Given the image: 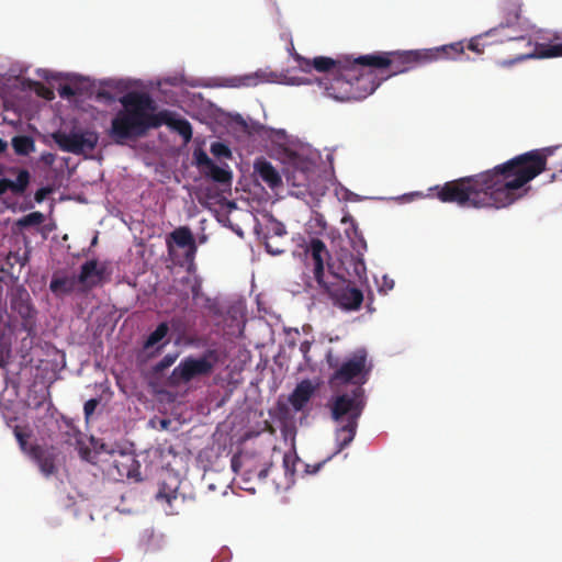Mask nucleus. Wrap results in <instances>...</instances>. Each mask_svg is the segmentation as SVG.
Listing matches in <instances>:
<instances>
[{
  "label": "nucleus",
  "instance_id": "obj_16",
  "mask_svg": "<svg viewBox=\"0 0 562 562\" xmlns=\"http://www.w3.org/2000/svg\"><path fill=\"white\" fill-rule=\"evenodd\" d=\"M112 467L121 480L133 479L136 482L142 481L139 462L131 453L120 452L114 457Z\"/></svg>",
  "mask_w": 562,
  "mask_h": 562
},
{
  "label": "nucleus",
  "instance_id": "obj_26",
  "mask_svg": "<svg viewBox=\"0 0 562 562\" xmlns=\"http://www.w3.org/2000/svg\"><path fill=\"white\" fill-rule=\"evenodd\" d=\"M178 488L169 486L167 483H161L159 486V490L156 494V499L158 502H165L169 509V514H177V512L173 508V503L178 499Z\"/></svg>",
  "mask_w": 562,
  "mask_h": 562
},
{
  "label": "nucleus",
  "instance_id": "obj_41",
  "mask_svg": "<svg viewBox=\"0 0 562 562\" xmlns=\"http://www.w3.org/2000/svg\"><path fill=\"white\" fill-rule=\"evenodd\" d=\"M238 474L241 477V483H243L241 488L245 490V491L254 493L255 492V487L252 485H250L251 479L254 476L252 475H243V472H239Z\"/></svg>",
  "mask_w": 562,
  "mask_h": 562
},
{
  "label": "nucleus",
  "instance_id": "obj_47",
  "mask_svg": "<svg viewBox=\"0 0 562 562\" xmlns=\"http://www.w3.org/2000/svg\"><path fill=\"white\" fill-rule=\"evenodd\" d=\"M169 424H170V422L167 420V419H161L160 420L161 428H164V429H166Z\"/></svg>",
  "mask_w": 562,
  "mask_h": 562
},
{
  "label": "nucleus",
  "instance_id": "obj_3",
  "mask_svg": "<svg viewBox=\"0 0 562 562\" xmlns=\"http://www.w3.org/2000/svg\"><path fill=\"white\" fill-rule=\"evenodd\" d=\"M123 109L112 119L109 136L117 145L126 140L144 137L149 130L161 126L158 120L157 104L145 92H128L120 99Z\"/></svg>",
  "mask_w": 562,
  "mask_h": 562
},
{
  "label": "nucleus",
  "instance_id": "obj_51",
  "mask_svg": "<svg viewBox=\"0 0 562 562\" xmlns=\"http://www.w3.org/2000/svg\"><path fill=\"white\" fill-rule=\"evenodd\" d=\"M240 123H241L243 127L246 130L247 128V123L243 119H240Z\"/></svg>",
  "mask_w": 562,
  "mask_h": 562
},
{
  "label": "nucleus",
  "instance_id": "obj_28",
  "mask_svg": "<svg viewBox=\"0 0 562 562\" xmlns=\"http://www.w3.org/2000/svg\"><path fill=\"white\" fill-rule=\"evenodd\" d=\"M169 326L167 323H160L156 329L147 337L144 342V348L149 349L159 344L168 334Z\"/></svg>",
  "mask_w": 562,
  "mask_h": 562
},
{
  "label": "nucleus",
  "instance_id": "obj_17",
  "mask_svg": "<svg viewBox=\"0 0 562 562\" xmlns=\"http://www.w3.org/2000/svg\"><path fill=\"white\" fill-rule=\"evenodd\" d=\"M29 454L45 476L56 473V452L53 447L35 445L30 448Z\"/></svg>",
  "mask_w": 562,
  "mask_h": 562
},
{
  "label": "nucleus",
  "instance_id": "obj_8",
  "mask_svg": "<svg viewBox=\"0 0 562 562\" xmlns=\"http://www.w3.org/2000/svg\"><path fill=\"white\" fill-rule=\"evenodd\" d=\"M520 18L519 10L514 9L512 12L508 13V16L506 18V22L499 23L498 26L488 30L484 34H481L479 36L472 37L469 41L468 49L482 54L484 52V47L486 45H490L495 42H504V41H519V42H526L528 46H531V42L529 38L525 36H514L508 34H503V32L506 29H510L515 26L518 23V20Z\"/></svg>",
  "mask_w": 562,
  "mask_h": 562
},
{
  "label": "nucleus",
  "instance_id": "obj_20",
  "mask_svg": "<svg viewBox=\"0 0 562 562\" xmlns=\"http://www.w3.org/2000/svg\"><path fill=\"white\" fill-rule=\"evenodd\" d=\"M157 117L161 121V125H167L175 130L184 140L189 143L192 138V126L186 119H173L168 110H162L157 113Z\"/></svg>",
  "mask_w": 562,
  "mask_h": 562
},
{
  "label": "nucleus",
  "instance_id": "obj_12",
  "mask_svg": "<svg viewBox=\"0 0 562 562\" xmlns=\"http://www.w3.org/2000/svg\"><path fill=\"white\" fill-rule=\"evenodd\" d=\"M232 469L235 473L243 472V475H252L263 482L272 467V461L260 457L257 453L244 452L232 458Z\"/></svg>",
  "mask_w": 562,
  "mask_h": 562
},
{
  "label": "nucleus",
  "instance_id": "obj_1",
  "mask_svg": "<svg viewBox=\"0 0 562 562\" xmlns=\"http://www.w3.org/2000/svg\"><path fill=\"white\" fill-rule=\"evenodd\" d=\"M547 156L540 150L518 155L474 176L437 187V198L461 207H506L524 195V187L546 170Z\"/></svg>",
  "mask_w": 562,
  "mask_h": 562
},
{
  "label": "nucleus",
  "instance_id": "obj_23",
  "mask_svg": "<svg viewBox=\"0 0 562 562\" xmlns=\"http://www.w3.org/2000/svg\"><path fill=\"white\" fill-rule=\"evenodd\" d=\"M29 183L30 172L26 169H21L15 181L10 179L0 180V195L4 194L9 190L14 194H23Z\"/></svg>",
  "mask_w": 562,
  "mask_h": 562
},
{
  "label": "nucleus",
  "instance_id": "obj_45",
  "mask_svg": "<svg viewBox=\"0 0 562 562\" xmlns=\"http://www.w3.org/2000/svg\"><path fill=\"white\" fill-rule=\"evenodd\" d=\"M45 193H46V191H45L44 189L38 190V191L35 193V199H36V201H37V202H41V201L44 199Z\"/></svg>",
  "mask_w": 562,
  "mask_h": 562
},
{
  "label": "nucleus",
  "instance_id": "obj_48",
  "mask_svg": "<svg viewBox=\"0 0 562 562\" xmlns=\"http://www.w3.org/2000/svg\"><path fill=\"white\" fill-rule=\"evenodd\" d=\"M44 97L48 100H52L54 98V93L50 90H47L46 94Z\"/></svg>",
  "mask_w": 562,
  "mask_h": 562
},
{
  "label": "nucleus",
  "instance_id": "obj_11",
  "mask_svg": "<svg viewBox=\"0 0 562 562\" xmlns=\"http://www.w3.org/2000/svg\"><path fill=\"white\" fill-rule=\"evenodd\" d=\"M351 57L344 56L337 59L326 57V56H317L313 59H308L302 57L301 55H295V60L299 64V68L304 72H311L312 69H315L318 72H329L333 74H347L350 75V71H353L350 64ZM351 76H353L351 74Z\"/></svg>",
  "mask_w": 562,
  "mask_h": 562
},
{
  "label": "nucleus",
  "instance_id": "obj_40",
  "mask_svg": "<svg viewBox=\"0 0 562 562\" xmlns=\"http://www.w3.org/2000/svg\"><path fill=\"white\" fill-rule=\"evenodd\" d=\"M58 93L61 98H71L77 94V91L69 85H64L58 88Z\"/></svg>",
  "mask_w": 562,
  "mask_h": 562
},
{
  "label": "nucleus",
  "instance_id": "obj_19",
  "mask_svg": "<svg viewBox=\"0 0 562 562\" xmlns=\"http://www.w3.org/2000/svg\"><path fill=\"white\" fill-rule=\"evenodd\" d=\"M254 170L258 178L261 179L270 189H277L282 184L280 173L267 159H256Z\"/></svg>",
  "mask_w": 562,
  "mask_h": 562
},
{
  "label": "nucleus",
  "instance_id": "obj_4",
  "mask_svg": "<svg viewBox=\"0 0 562 562\" xmlns=\"http://www.w3.org/2000/svg\"><path fill=\"white\" fill-rule=\"evenodd\" d=\"M351 75L333 74L325 83V92L337 101H360L372 94L379 87L371 70H364L357 58L350 59Z\"/></svg>",
  "mask_w": 562,
  "mask_h": 562
},
{
  "label": "nucleus",
  "instance_id": "obj_25",
  "mask_svg": "<svg viewBox=\"0 0 562 562\" xmlns=\"http://www.w3.org/2000/svg\"><path fill=\"white\" fill-rule=\"evenodd\" d=\"M170 238L175 241V244L177 246H179L181 248L189 247L190 252H192V254L196 249L192 232L187 226H182V227L176 228L170 234Z\"/></svg>",
  "mask_w": 562,
  "mask_h": 562
},
{
  "label": "nucleus",
  "instance_id": "obj_29",
  "mask_svg": "<svg viewBox=\"0 0 562 562\" xmlns=\"http://www.w3.org/2000/svg\"><path fill=\"white\" fill-rule=\"evenodd\" d=\"M207 175L212 178L213 181L228 184L232 181V172L226 170L214 162L207 168Z\"/></svg>",
  "mask_w": 562,
  "mask_h": 562
},
{
  "label": "nucleus",
  "instance_id": "obj_30",
  "mask_svg": "<svg viewBox=\"0 0 562 562\" xmlns=\"http://www.w3.org/2000/svg\"><path fill=\"white\" fill-rule=\"evenodd\" d=\"M265 74L255 72L250 75H245L243 77H236L232 79L233 87H255L260 81H263Z\"/></svg>",
  "mask_w": 562,
  "mask_h": 562
},
{
  "label": "nucleus",
  "instance_id": "obj_31",
  "mask_svg": "<svg viewBox=\"0 0 562 562\" xmlns=\"http://www.w3.org/2000/svg\"><path fill=\"white\" fill-rule=\"evenodd\" d=\"M288 234L286 228L283 223L278 220L271 217L267 224V234L266 237H283Z\"/></svg>",
  "mask_w": 562,
  "mask_h": 562
},
{
  "label": "nucleus",
  "instance_id": "obj_46",
  "mask_svg": "<svg viewBox=\"0 0 562 562\" xmlns=\"http://www.w3.org/2000/svg\"><path fill=\"white\" fill-rule=\"evenodd\" d=\"M7 147H8L7 142H4L3 139L0 138V154L5 151Z\"/></svg>",
  "mask_w": 562,
  "mask_h": 562
},
{
  "label": "nucleus",
  "instance_id": "obj_36",
  "mask_svg": "<svg viewBox=\"0 0 562 562\" xmlns=\"http://www.w3.org/2000/svg\"><path fill=\"white\" fill-rule=\"evenodd\" d=\"M297 457L295 454L285 453L283 456V467L286 473L293 475L295 473V463L297 461Z\"/></svg>",
  "mask_w": 562,
  "mask_h": 562
},
{
  "label": "nucleus",
  "instance_id": "obj_14",
  "mask_svg": "<svg viewBox=\"0 0 562 562\" xmlns=\"http://www.w3.org/2000/svg\"><path fill=\"white\" fill-rule=\"evenodd\" d=\"M424 63L430 64L438 60H453L464 54L463 42H454L432 48H423Z\"/></svg>",
  "mask_w": 562,
  "mask_h": 562
},
{
  "label": "nucleus",
  "instance_id": "obj_10",
  "mask_svg": "<svg viewBox=\"0 0 562 562\" xmlns=\"http://www.w3.org/2000/svg\"><path fill=\"white\" fill-rule=\"evenodd\" d=\"M369 369H367V352L364 350L356 351L351 358L342 362L330 378L331 384L353 383L361 386L368 380Z\"/></svg>",
  "mask_w": 562,
  "mask_h": 562
},
{
  "label": "nucleus",
  "instance_id": "obj_22",
  "mask_svg": "<svg viewBox=\"0 0 562 562\" xmlns=\"http://www.w3.org/2000/svg\"><path fill=\"white\" fill-rule=\"evenodd\" d=\"M10 306L19 313L22 318H29L32 314L30 294L23 286H18L10 295Z\"/></svg>",
  "mask_w": 562,
  "mask_h": 562
},
{
  "label": "nucleus",
  "instance_id": "obj_27",
  "mask_svg": "<svg viewBox=\"0 0 562 562\" xmlns=\"http://www.w3.org/2000/svg\"><path fill=\"white\" fill-rule=\"evenodd\" d=\"M11 144L16 155L27 156L35 150L34 139L31 136H14Z\"/></svg>",
  "mask_w": 562,
  "mask_h": 562
},
{
  "label": "nucleus",
  "instance_id": "obj_50",
  "mask_svg": "<svg viewBox=\"0 0 562 562\" xmlns=\"http://www.w3.org/2000/svg\"><path fill=\"white\" fill-rule=\"evenodd\" d=\"M328 363H329V367H330V368H335V367H337V363H334L331 360H328Z\"/></svg>",
  "mask_w": 562,
  "mask_h": 562
},
{
  "label": "nucleus",
  "instance_id": "obj_34",
  "mask_svg": "<svg viewBox=\"0 0 562 562\" xmlns=\"http://www.w3.org/2000/svg\"><path fill=\"white\" fill-rule=\"evenodd\" d=\"M178 358V353H168L154 367L155 372L160 373L171 367Z\"/></svg>",
  "mask_w": 562,
  "mask_h": 562
},
{
  "label": "nucleus",
  "instance_id": "obj_43",
  "mask_svg": "<svg viewBox=\"0 0 562 562\" xmlns=\"http://www.w3.org/2000/svg\"><path fill=\"white\" fill-rule=\"evenodd\" d=\"M98 406V401L95 398H91L85 403L83 411L86 416H90L93 414L95 407Z\"/></svg>",
  "mask_w": 562,
  "mask_h": 562
},
{
  "label": "nucleus",
  "instance_id": "obj_39",
  "mask_svg": "<svg viewBox=\"0 0 562 562\" xmlns=\"http://www.w3.org/2000/svg\"><path fill=\"white\" fill-rule=\"evenodd\" d=\"M195 158L199 166L209 168L213 164L212 159L203 150L196 151Z\"/></svg>",
  "mask_w": 562,
  "mask_h": 562
},
{
  "label": "nucleus",
  "instance_id": "obj_52",
  "mask_svg": "<svg viewBox=\"0 0 562 562\" xmlns=\"http://www.w3.org/2000/svg\"><path fill=\"white\" fill-rule=\"evenodd\" d=\"M3 317H0V322L2 321Z\"/></svg>",
  "mask_w": 562,
  "mask_h": 562
},
{
  "label": "nucleus",
  "instance_id": "obj_42",
  "mask_svg": "<svg viewBox=\"0 0 562 562\" xmlns=\"http://www.w3.org/2000/svg\"><path fill=\"white\" fill-rule=\"evenodd\" d=\"M97 99L104 100L106 102H113L115 100V97L110 91H108L105 89H100L97 92Z\"/></svg>",
  "mask_w": 562,
  "mask_h": 562
},
{
  "label": "nucleus",
  "instance_id": "obj_38",
  "mask_svg": "<svg viewBox=\"0 0 562 562\" xmlns=\"http://www.w3.org/2000/svg\"><path fill=\"white\" fill-rule=\"evenodd\" d=\"M14 434H15V437L18 439V442H19L21 449L24 452L29 453L30 450H27V439H29L30 435L19 430V428H15Z\"/></svg>",
  "mask_w": 562,
  "mask_h": 562
},
{
  "label": "nucleus",
  "instance_id": "obj_44",
  "mask_svg": "<svg viewBox=\"0 0 562 562\" xmlns=\"http://www.w3.org/2000/svg\"><path fill=\"white\" fill-rule=\"evenodd\" d=\"M310 348H311V344L308 341H303L301 345H300V351L306 356V353L310 351Z\"/></svg>",
  "mask_w": 562,
  "mask_h": 562
},
{
  "label": "nucleus",
  "instance_id": "obj_49",
  "mask_svg": "<svg viewBox=\"0 0 562 562\" xmlns=\"http://www.w3.org/2000/svg\"><path fill=\"white\" fill-rule=\"evenodd\" d=\"M385 284L387 285L389 289H392L394 285V282H393V280H391L390 282H385Z\"/></svg>",
  "mask_w": 562,
  "mask_h": 562
},
{
  "label": "nucleus",
  "instance_id": "obj_37",
  "mask_svg": "<svg viewBox=\"0 0 562 562\" xmlns=\"http://www.w3.org/2000/svg\"><path fill=\"white\" fill-rule=\"evenodd\" d=\"M271 239L272 238L265 237V247H266L267 252H269L270 255H273V256L283 254L284 249L281 246L273 244L271 241Z\"/></svg>",
  "mask_w": 562,
  "mask_h": 562
},
{
  "label": "nucleus",
  "instance_id": "obj_6",
  "mask_svg": "<svg viewBox=\"0 0 562 562\" xmlns=\"http://www.w3.org/2000/svg\"><path fill=\"white\" fill-rule=\"evenodd\" d=\"M218 361V355L216 350L209 349L202 357H186L180 363L172 370L169 376V383L178 386L180 384H187L193 379L200 376L210 375Z\"/></svg>",
  "mask_w": 562,
  "mask_h": 562
},
{
  "label": "nucleus",
  "instance_id": "obj_24",
  "mask_svg": "<svg viewBox=\"0 0 562 562\" xmlns=\"http://www.w3.org/2000/svg\"><path fill=\"white\" fill-rule=\"evenodd\" d=\"M78 277H53L49 289L55 295H67L75 291Z\"/></svg>",
  "mask_w": 562,
  "mask_h": 562
},
{
  "label": "nucleus",
  "instance_id": "obj_33",
  "mask_svg": "<svg viewBox=\"0 0 562 562\" xmlns=\"http://www.w3.org/2000/svg\"><path fill=\"white\" fill-rule=\"evenodd\" d=\"M210 150H211L212 155L215 156L216 158H231L232 157V151H231L229 147L221 142H214L211 145Z\"/></svg>",
  "mask_w": 562,
  "mask_h": 562
},
{
  "label": "nucleus",
  "instance_id": "obj_53",
  "mask_svg": "<svg viewBox=\"0 0 562 562\" xmlns=\"http://www.w3.org/2000/svg\"><path fill=\"white\" fill-rule=\"evenodd\" d=\"M561 38H562V36H561Z\"/></svg>",
  "mask_w": 562,
  "mask_h": 562
},
{
  "label": "nucleus",
  "instance_id": "obj_18",
  "mask_svg": "<svg viewBox=\"0 0 562 562\" xmlns=\"http://www.w3.org/2000/svg\"><path fill=\"white\" fill-rule=\"evenodd\" d=\"M562 57V44H537L530 52L518 55L513 60H504L503 66L513 65L516 61L526 60L528 58H554Z\"/></svg>",
  "mask_w": 562,
  "mask_h": 562
},
{
  "label": "nucleus",
  "instance_id": "obj_2",
  "mask_svg": "<svg viewBox=\"0 0 562 562\" xmlns=\"http://www.w3.org/2000/svg\"><path fill=\"white\" fill-rule=\"evenodd\" d=\"M330 254L325 243L319 238H311L304 249L305 269L313 273L303 276L304 290L308 292L314 289L315 281L324 294H326L335 306L345 311H358L363 302V293L353 283L331 271L328 263Z\"/></svg>",
  "mask_w": 562,
  "mask_h": 562
},
{
  "label": "nucleus",
  "instance_id": "obj_5",
  "mask_svg": "<svg viewBox=\"0 0 562 562\" xmlns=\"http://www.w3.org/2000/svg\"><path fill=\"white\" fill-rule=\"evenodd\" d=\"M357 61L370 68H390L391 75L403 74L416 66L426 65L423 49L362 55L357 57Z\"/></svg>",
  "mask_w": 562,
  "mask_h": 562
},
{
  "label": "nucleus",
  "instance_id": "obj_21",
  "mask_svg": "<svg viewBox=\"0 0 562 562\" xmlns=\"http://www.w3.org/2000/svg\"><path fill=\"white\" fill-rule=\"evenodd\" d=\"M315 391L310 380L300 382L289 397V402L294 411L300 412L308 403Z\"/></svg>",
  "mask_w": 562,
  "mask_h": 562
},
{
  "label": "nucleus",
  "instance_id": "obj_15",
  "mask_svg": "<svg viewBox=\"0 0 562 562\" xmlns=\"http://www.w3.org/2000/svg\"><path fill=\"white\" fill-rule=\"evenodd\" d=\"M105 270V266L99 265L95 259L88 260L80 268L78 283L85 290H91L102 283Z\"/></svg>",
  "mask_w": 562,
  "mask_h": 562
},
{
  "label": "nucleus",
  "instance_id": "obj_7",
  "mask_svg": "<svg viewBox=\"0 0 562 562\" xmlns=\"http://www.w3.org/2000/svg\"><path fill=\"white\" fill-rule=\"evenodd\" d=\"M364 407V390L362 386H356L350 392L339 394L331 400V418L337 424L358 425Z\"/></svg>",
  "mask_w": 562,
  "mask_h": 562
},
{
  "label": "nucleus",
  "instance_id": "obj_13",
  "mask_svg": "<svg viewBox=\"0 0 562 562\" xmlns=\"http://www.w3.org/2000/svg\"><path fill=\"white\" fill-rule=\"evenodd\" d=\"M339 427L335 430V441H336V451L329 456L327 459H325L322 462H318L314 465H306V472L311 474H315L321 470V468L326 463L328 460H330L334 456L341 452L346 447H348L355 439L358 425H351V424H338Z\"/></svg>",
  "mask_w": 562,
  "mask_h": 562
},
{
  "label": "nucleus",
  "instance_id": "obj_32",
  "mask_svg": "<svg viewBox=\"0 0 562 562\" xmlns=\"http://www.w3.org/2000/svg\"><path fill=\"white\" fill-rule=\"evenodd\" d=\"M44 222V215L41 212H32L18 221V226L30 227L37 226Z\"/></svg>",
  "mask_w": 562,
  "mask_h": 562
},
{
  "label": "nucleus",
  "instance_id": "obj_35",
  "mask_svg": "<svg viewBox=\"0 0 562 562\" xmlns=\"http://www.w3.org/2000/svg\"><path fill=\"white\" fill-rule=\"evenodd\" d=\"M182 283L189 284L192 293V297L195 300L201 293V282L198 279H191L186 277L181 280Z\"/></svg>",
  "mask_w": 562,
  "mask_h": 562
},
{
  "label": "nucleus",
  "instance_id": "obj_9",
  "mask_svg": "<svg viewBox=\"0 0 562 562\" xmlns=\"http://www.w3.org/2000/svg\"><path fill=\"white\" fill-rule=\"evenodd\" d=\"M53 138L63 151L85 155L95 149L99 142V134L89 128L72 130L69 133H55Z\"/></svg>",
  "mask_w": 562,
  "mask_h": 562
}]
</instances>
